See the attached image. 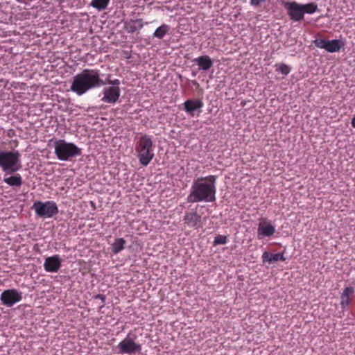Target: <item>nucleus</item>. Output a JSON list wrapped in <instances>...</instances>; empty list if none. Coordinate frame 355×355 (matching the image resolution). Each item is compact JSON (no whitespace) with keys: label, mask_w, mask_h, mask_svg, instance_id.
<instances>
[{"label":"nucleus","mask_w":355,"mask_h":355,"mask_svg":"<svg viewBox=\"0 0 355 355\" xmlns=\"http://www.w3.org/2000/svg\"><path fill=\"white\" fill-rule=\"evenodd\" d=\"M216 176L210 175L202 177L193 182L190 193L187 196L189 202H212L216 200Z\"/></svg>","instance_id":"1"},{"label":"nucleus","mask_w":355,"mask_h":355,"mask_svg":"<svg viewBox=\"0 0 355 355\" xmlns=\"http://www.w3.org/2000/svg\"><path fill=\"white\" fill-rule=\"evenodd\" d=\"M105 85L104 80L100 78L99 70L85 69L73 77L70 88L78 96H82L93 88Z\"/></svg>","instance_id":"2"},{"label":"nucleus","mask_w":355,"mask_h":355,"mask_svg":"<svg viewBox=\"0 0 355 355\" xmlns=\"http://www.w3.org/2000/svg\"><path fill=\"white\" fill-rule=\"evenodd\" d=\"M135 150L139 163L144 166H148L154 157L151 138L146 135L141 136L136 144Z\"/></svg>","instance_id":"3"},{"label":"nucleus","mask_w":355,"mask_h":355,"mask_svg":"<svg viewBox=\"0 0 355 355\" xmlns=\"http://www.w3.org/2000/svg\"><path fill=\"white\" fill-rule=\"evenodd\" d=\"M21 155L19 151L0 150V166L8 173H14L21 168Z\"/></svg>","instance_id":"4"},{"label":"nucleus","mask_w":355,"mask_h":355,"mask_svg":"<svg viewBox=\"0 0 355 355\" xmlns=\"http://www.w3.org/2000/svg\"><path fill=\"white\" fill-rule=\"evenodd\" d=\"M55 154L58 159L67 161L72 157L80 156L82 150L73 143L59 139L55 141Z\"/></svg>","instance_id":"5"},{"label":"nucleus","mask_w":355,"mask_h":355,"mask_svg":"<svg viewBox=\"0 0 355 355\" xmlns=\"http://www.w3.org/2000/svg\"><path fill=\"white\" fill-rule=\"evenodd\" d=\"M33 208L35 213L42 218H51L58 213V208L54 201H37L34 202Z\"/></svg>","instance_id":"6"},{"label":"nucleus","mask_w":355,"mask_h":355,"mask_svg":"<svg viewBox=\"0 0 355 355\" xmlns=\"http://www.w3.org/2000/svg\"><path fill=\"white\" fill-rule=\"evenodd\" d=\"M129 335L118 344L116 347L118 354L134 355L141 352V344L136 343L133 338L129 337Z\"/></svg>","instance_id":"7"},{"label":"nucleus","mask_w":355,"mask_h":355,"mask_svg":"<svg viewBox=\"0 0 355 355\" xmlns=\"http://www.w3.org/2000/svg\"><path fill=\"white\" fill-rule=\"evenodd\" d=\"M282 6L291 20L298 22L304 19L302 4L293 1H284Z\"/></svg>","instance_id":"8"},{"label":"nucleus","mask_w":355,"mask_h":355,"mask_svg":"<svg viewBox=\"0 0 355 355\" xmlns=\"http://www.w3.org/2000/svg\"><path fill=\"white\" fill-rule=\"evenodd\" d=\"M1 304L11 307L22 300V293L17 289H7L3 291L0 296Z\"/></svg>","instance_id":"9"},{"label":"nucleus","mask_w":355,"mask_h":355,"mask_svg":"<svg viewBox=\"0 0 355 355\" xmlns=\"http://www.w3.org/2000/svg\"><path fill=\"white\" fill-rule=\"evenodd\" d=\"M275 232V227L269 220L261 218L257 228V239L261 240L265 237H270Z\"/></svg>","instance_id":"10"},{"label":"nucleus","mask_w":355,"mask_h":355,"mask_svg":"<svg viewBox=\"0 0 355 355\" xmlns=\"http://www.w3.org/2000/svg\"><path fill=\"white\" fill-rule=\"evenodd\" d=\"M103 102L114 104L119 98L121 90L119 87H107L103 89Z\"/></svg>","instance_id":"11"},{"label":"nucleus","mask_w":355,"mask_h":355,"mask_svg":"<svg viewBox=\"0 0 355 355\" xmlns=\"http://www.w3.org/2000/svg\"><path fill=\"white\" fill-rule=\"evenodd\" d=\"M183 221L188 227L198 229L202 227V217L196 211H186Z\"/></svg>","instance_id":"12"},{"label":"nucleus","mask_w":355,"mask_h":355,"mask_svg":"<svg viewBox=\"0 0 355 355\" xmlns=\"http://www.w3.org/2000/svg\"><path fill=\"white\" fill-rule=\"evenodd\" d=\"M44 267L47 272H57L61 267V259L59 255L47 257L45 259Z\"/></svg>","instance_id":"13"},{"label":"nucleus","mask_w":355,"mask_h":355,"mask_svg":"<svg viewBox=\"0 0 355 355\" xmlns=\"http://www.w3.org/2000/svg\"><path fill=\"white\" fill-rule=\"evenodd\" d=\"M203 107V102L200 99H188L184 103V108L186 112L193 115V112Z\"/></svg>","instance_id":"14"},{"label":"nucleus","mask_w":355,"mask_h":355,"mask_svg":"<svg viewBox=\"0 0 355 355\" xmlns=\"http://www.w3.org/2000/svg\"><path fill=\"white\" fill-rule=\"evenodd\" d=\"M354 293V289L352 287H346L344 288L340 295V305L344 310L352 302Z\"/></svg>","instance_id":"15"},{"label":"nucleus","mask_w":355,"mask_h":355,"mask_svg":"<svg viewBox=\"0 0 355 355\" xmlns=\"http://www.w3.org/2000/svg\"><path fill=\"white\" fill-rule=\"evenodd\" d=\"M144 26L142 19L130 20L124 24V28L128 33H133L137 30L141 29Z\"/></svg>","instance_id":"16"},{"label":"nucleus","mask_w":355,"mask_h":355,"mask_svg":"<svg viewBox=\"0 0 355 355\" xmlns=\"http://www.w3.org/2000/svg\"><path fill=\"white\" fill-rule=\"evenodd\" d=\"M199 66L202 70L207 71L213 65V61L208 55L200 56L193 60Z\"/></svg>","instance_id":"17"},{"label":"nucleus","mask_w":355,"mask_h":355,"mask_svg":"<svg viewBox=\"0 0 355 355\" xmlns=\"http://www.w3.org/2000/svg\"><path fill=\"white\" fill-rule=\"evenodd\" d=\"M262 259L263 262H268L269 263H271L279 261H284L286 260V258L284 255V252L270 254L268 252H264L262 254Z\"/></svg>","instance_id":"18"},{"label":"nucleus","mask_w":355,"mask_h":355,"mask_svg":"<svg viewBox=\"0 0 355 355\" xmlns=\"http://www.w3.org/2000/svg\"><path fill=\"white\" fill-rule=\"evenodd\" d=\"M315 45L320 49H324L330 53H333V40H327L325 39H316L314 41Z\"/></svg>","instance_id":"19"},{"label":"nucleus","mask_w":355,"mask_h":355,"mask_svg":"<svg viewBox=\"0 0 355 355\" xmlns=\"http://www.w3.org/2000/svg\"><path fill=\"white\" fill-rule=\"evenodd\" d=\"M3 182L10 187H19L22 184V178L19 174L4 178Z\"/></svg>","instance_id":"20"},{"label":"nucleus","mask_w":355,"mask_h":355,"mask_svg":"<svg viewBox=\"0 0 355 355\" xmlns=\"http://www.w3.org/2000/svg\"><path fill=\"white\" fill-rule=\"evenodd\" d=\"M170 31V26L167 24H162L153 33V37L162 39Z\"/></svg>","instance_id":"21"},{"label":"nucleus","mask_w":355,"mask_h":355,"mask_svg":"<svg viewBox=\"0 0 355 355\" xmlns=\"http://www.w3.org/2000/svg\"><path fill=\"white\" fill-rule=\"evenodd\" d=\"M125 241L123 238L115 239L112 245V251L114 254H118L124 249Z\"/></svg>","instance_id":"22"},{"label":"nucleus","mask_w":355,"mask_h":355,"mask_svg":"<svg viewBox=\"0 0 355 355\" xmlns=\"http://www.w3.org/2000/svg\"><path fill=\"white\" fill-rule=\"evenodd\" d=\"M110 3V0H92L90 5L98 10H105Z\"/></svg>","instance_id":"23"},{"label":"nucleus","mask_w":355,"mask_h":355,"mask_svg":"<svg viewBox=\"0 0 355 355\" xmlns=\"http://www.w3.org/2000/svg\"><path fill=\"white\" fill-rule=\"evenodd\" d=\"M302 12H303L304 15L305 13L313 14L318 9V6L315 3L302 4Z\"/></svg>","instance_id":"24"},{"label":"nucleus","mask_w":355,"mask_h":355,"mask_svg":"<svg viewBox=\"0 0 355 355\" xmlns=\"http://www.w3.org/2000/svg\"><path fill=\"white\" fill-rule=\"evenodd\" d=\"M275 67H276V71L281 73L283 75L286 76L291 71V68L288 65L283 64V63L277 64L275 65Z\"/></svg>","instance_id":"25"},{"label":"nucleus","mask_w":355,"mask_h":355,"mask_svg":"<svg viewBox=\"0 0 355 355\" xmlns=\"http://www.w3.org/2000/svg\"><path fill=\"white\" fill-rule=\"evenodd\" d=\"M227 242V237L224 235H218L215 237L214 245L225 244Z\"/></svg>","instance_id":"26"},{"label":"nucleus","mask_w":355,"mask_h":355,"mask_svg":"<svg viewBox=\"0 0 355 355\" xmlns=\"http://www.w3.org/2000/svg\"><path fill=\"white\" fill-rule=\"evenodd\" d=\"M345 46V42L342 40L334 39V52L339 51Z\"/></svg>","instance_id":"27"},{"label":"nucleus","mask_w":355,"mask_h":355,"mask_svg":"<svg viewBox=\"0 0 355 355\" xmlns=\"http://www.w3.org/2000/svg\"><path fill=\"white\" fill-rule=\"evenodd\" d=\"M106 83L109 84V85H112V87H119L121 82L119 79H114V80H110V79H107L105 81H104Z\"/></svg>","instance_id":"28"},{"label":"nucleus","mask_w":355,"mask_h":355,"mask_svg":"<svg viewBox=\"0 0 355 355\" xmlns=\"http://www.w3.org/2000/svg\"><path fill=\"white\" fill-rule=\"evenodd\" d=\"M265 1L266 0H251L250 3L252 6H257Z\"/></svg>","instance_id":"29"},{"label":"nucleus","mask_w":355,"mask_h":355,"mask_svg":"<svg viewBox=\"0 0 355 355\" xmlns=\"http://www.w3.org/2000/svg\"><path fill=\"white\" fill-rule=\"evenodd\" d=\"M96 298H98L103 301V302H105V296L101 294H98L96 296Z\"/></svg>","instance_id":"30"},{"label":"nucleus","mask_w":355,"mask_h":355,"mask_svg":"<svg viewBox=\"0 0 355 355\" xmlns=\"http://www.w3.org/2000/svg\"><path fill=\"white\" fill-rule=\"evenodd\" d=\"M352 125L353 128H355V115L352 119Z\"/></svg>","instance_id":"31"},{"label":"nucleus","mask_w":355,"mask_h":355,"mask_svg":"<svg viewBox=\"0 0 355 355\" xmlns=\"http://www.w3.org/2000/svg\"><path fill=\"white\" fill-rule=\"evenodd\" d=\"M193 83L194 85H198V83H197L196 80H193Z\"/></svg>","instance_id":"32"}]
</instances>
